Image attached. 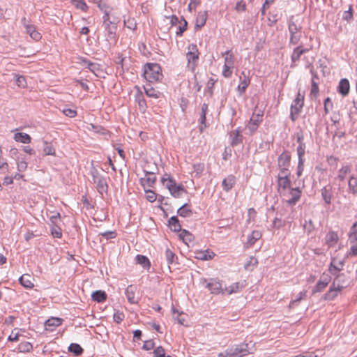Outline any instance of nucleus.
I'll return each mask as SVG.
<instances>
[{
    "instance_id": "nucleus-1",
    "label": "nucleus",
    "mask_w": 357,
    "mask_h": 357,
    "mask_svg": "<svg viewBox=\"0 0 357 357\" xmlns=\"http://www.w3.org/2000/svg\"><path fill=\"white\" fill-rule=\"evenodd\" d=\"M143 75L149 82L160 81L162 77L161 68L158 63H146L144 67Z\"/></svg>"
},
{
    "instance_id": "nucleus-2",
    "label": "nucleus",
    "mask_w": 357,
    "mask_h": 357,
    "mask_svg": "<svg viewBox=\"0 0 357 357\" xmlns=\"http://www.w3.org/2000/svg\"><path fill=\"white\" fill-rule=\"evenodd\" d=\"M161 181L174 197H179L185 190L182 185H176L175 181L169 175L165 174L161 179Z\"/></svg>"
},
{
    "instance_id": "nucleus-3",
    "label": "nucleus",
    "mask_w": 357,
    "mask_h": 357,
    "mask_svg": "<svg viewBox=\"0 0 357 357\" xmlns=\"http://www.w3.org/2000/svg\"><path fill=\"white\" fill-rule=\"evenodd\" d=\"M344 278V275L343 274L337 275L328 291L325 294V299L333 300L337 296L338 292L345 287L343 284H340L343 281Z\"/></svg>"
},
{
    "instance_id": "nucleus-4",
    "label": "nucleus",
    "mask_w": 357,
    "mask_h": 357,
    "mask_svg": "<svg viewBox=\"0 0 357 357\" xmlns=\"http://www.w3.org/2000/svg\"><path fill=\"white\" fill-rule=\"evenodd\" d=\"M290 174L291 172H283V173H278V192L283 197H287L286 191L290 188Z\"/></svg>"
},
{
    "instance_id": "nucleus-5",
    "label": "nucleus",
    "mask_w": 357,
    "mask_h": 357,
    "mask_svg": "<svg viewBox=\"0 0 357 357\" xmlns=\"http://www.w3.org/2000/svg\"><path fill=\"white\" fill-rule=\"evenodd\" d=\"M91 175L93 183L96 184V188L98 192L100 194L107 192L108 186L106 179L100 174L98 170L96 168H92L91 170Z\"/></svg>"
},
{
    "instance_id": "nucleus-6",
    "label": "nucleus",
    "mask_w": 357,
    "mask_h": 357,
    "mask_svg": "<svg viewBox=\"0 0 357 357\" xmlns=\"http://www.w3.org/2000/svg\"><path fill=\"white\" fill-rule=\"evenodd\" d=\"M304 105V94L301 93L300 90L298 91L296 98L294 100L291 105V114L290 117L293 121H294L298 115L301 111Z\"/></svg>"
},
{
    "instance_id": "nucleus-7",
    "label": "nucleus",
    "mask_w": 357,
    "mask_h": 357,
    "mask_svg": "<svg viewBox=\"0 0 357 357\" xmlns=\"http://www.w3.org/2000/svg\"><path fill=\"white\" fill-rule=\"evenodd\" d=\"M202 284L205 288H207L211 294H225V289L222 288V284L217 279L211 278L208 280L205 279L202 281Z\"/></svg>"
},
{
    "instance_id": "nucleus-8",
    "label": "nucleus",
    "mask_w": 357,
    "mask_h": 357,
    "mask_svg": "<svg viewBox=\"0 0 357 357\" xmlns=\"http://www.w3.org/2000/svg\"><path fill=\"white\" fill-rule=\"evenodd\" d=\"M186 59L188 60V68L191 70H194L199 59V52L196 45L191 44L188 46Z\"/></svg>"
},
{
    "instance_id": "nucleus-9",
    "label": "nucleus",
    "mask_w": 357,
    "mask_h": 357,
    "mask_svg": "<svg viewBox=\"0 0 357 357\" xmlns=\"http://www.w3.org/2000/svg\"><path fill=\"white\" fill-rule=\"evenodd\" d=\"M291 155L287 151H283L278 158V167L279 173L283 172H290L289 167L290 166Z\"/></svg>"
},
{
    "instance_id": "nucleus-10",
    "label": "nucleus",
    "mask_w": 357,
    "mask_h": 357,
    "mask_svg": "<svg viewBox=\"0 0 357 357\" xmlns=\"http://www.w3.org/2000/svg\"><path fill=\"white\" fill-rule=\"evenodd\" d=\"M156 171H158L157 166H154V169L153 170H148L146 168L144 169L145 177L141 178V183L144 188L146 186L151 187L155 183L156 179L155 174Z\"/></svg>"
},
{
    "instance_id": "nucleus-11",
    "label": "nucleus",
    "mask_w": 357,
    "mask_h": 357,
    "mask_svg": "<svg viewBox=\"0 0 357 357\" xmlns=\"http://www.w3.org/2000/svg\"><path fill=\"white\" fill-rule=\"evenodd\" d=\"M287 197H283L285 202L289 204H295L301 197V191L298 188H289L287 190Z\"/></svg>"
},
{
    "instance_id": "nucleus-12",
    "label": "nucleus",
    "mask_w": 357,
    "mask_h": 357,
    "mask_svg": "<svg viewBox=\"0 0 357 357\" xmlns=\"http://www.w3.org/2000/svg\"><path fill=\"white\" fill-rule=\"evenodd\" d=\"M230 349L231 353L234 354V357H243L252 353L248 347V344L245 343L236 345L234 347H231Z\"/></svg>"
},
{
    "instance_id": "nucleus-13",
    "label": "nucleus",
    "mask_w": 357,
    "mask_h": 357,
    "mask_svg": "<svg viewBox=\"0 0 357 357\" xmlns=\"http://www.w3.org/2000/svg\"><path fill=\"white\" fill-rule=\"evenodd\" d=\"M262 121V114H253L250 121L247 125V128L250 132V135H252L258 128L259 123Z\"/></svg>"
},
{
    "instance_id": "nucleus-14",
    "label": "nucleus",
    "mask_w": 357,
    "mask_h": 357,
    "mask_svg": "<svg viewBox=\"0 0 357 357\" xmlns=\"http://www.w3.org/2000/svg\"><path fill=\"white\" fill-rule=\"evenodd\" d=\"M331 280V276L328 274L324 273L321 276L320 280L318 281L316 286L314 287L313 292L315 293L322 291L327 287Z\"/></svg>"
},
{
    "instance_id": "nucleus-15",
    "label": "nucleus",
    "mask_w": 357,
    "mask_h": 357,
    "mask_svg": "<svg viewBox=\"0 0 357 357\" xmlns=\"http://www.w3.org/2000/svg\"><path fill=\"white\" fill-rule=\"evenodd\" d=\"M137 287L133 285H129L125 291V294L128 302L131 304H137L139 302V298L135 296Z\"/></svg>"
},
{
    "instance_id": "nucleus-16",
    "label": "nucleus",
    "mask_w": 357,
    "mask_h": 357,
    "mask_svg": "<svg viewBox=\"0 0 357 357\" xmlns=\"http://www.w3.org/2000/svg\"><path fill=\"white\" fill-rule=\"evenodd\" d=\"M349 89L350 84L349 80L345 78L340 79L337 86V91L343 96H346L348 95Z\"/></svg>"
},
{
    "instance_id": "nucleus-17",
    "label": "nucleus",
    "mask_w": 357,
    "mask_h": 357,
    "mask_svg": "<svg viewBox=\"0 0 357 357\" xmlns=\"http://www.w3.org/2000/svg\"><path fill=\"white\" fill-rule=\"evenodd\" d=\"M33 278L29 274H24L19 278L20 283L26 289H32L34 287Z\"/></svg>"
},
{
    "instance_id": "nucleus-18",
    "label": "nucleus",
    "mask_w": 357,
    "mask_h": 357,
    "mask_svg": "<svg viewBox=\"0 0 357 357\" xmlns=\"http://www.w3.org/2000/svg\"><path fill=\"white\" fill-rule=\"evenodd\" d=\"M26 33L36 41L40 40L42 36L33 24H28L25 26Z\"/></svg>"
},
{
    "instance_id": "nucleus-19",
    "label": "nucleus",
    "mask_w": 357,
    "mask_h": 357,
    "mask_svg": "<svg viewBox=\"0 0 357 357\" xmlns=\"http://www.w3.org/2000/svg\"><path fill=\"white\" fill-rule=\"evenodd\" d=\"M62 324V319L60 318L52 317L45 321V326L47 331H52L56 326Z\"/></svg>"
},
{
    "instance_id": "nucleus-20",
    "label": "nucleus",
    "mask_w": 357,
    "mask_h": 357,
    "mask_svg": "<svg viewBox=\"0 0 357 357\" xmlns=\"http://www.w3.org/2000/svg\"><path fill=\"white\" fill-rule=\"evenodd\" d=\"M235 183H236L235 176L233 175H229L227 178H225L222 181V185L223 189L225 191L228 192L233 188Z\"/></svg>"
},
{
    "instance_id": "nucleus-21",
    "label": "nucleus",
    "mask_w": 357,
    "mask_h": 357,
    "mask_svg": "<svg viewBox=\"0 0 357 357\" xmlns=\"http://www.w3.org/2000/svg\"><path fill=\"white\" fill-rule=\"evenodd\" d=\"M222 57H224L225 63L224 65L226 67L233 68L234 67V56L231 52V51H226L225 52L222 54Z\"/></svg>"
},
{
    "instance_id": "nucleus-22",
    "label": "nucleus",
    "mask_w": 357,
    "mask_h": 357,
    "mask_svg": "<svg viewBox=\"0 0 357 357\" xmlns=\"http://www.w3.org/2000/svg\"><path fill=\"white\" fill-rule=\"evenodd\" d=\"M244 287V284L240 282H236L228 287L225 288V294H231L234 293L239 292Z\"/></svg>"
},
{
    "instance_id": "nucleus-23",
    "label": "nucleus",
    "mask_w": 357,
    "mask_h": 357,
    "mask_svg": "<svg viewBox=\"0 0 357 357\" xmlns=\"http://www.w3.org/2000/svg\"><path fill=\"white\" fill-rule=\"evenodd\" d=\"M83 63L86 65L87 68L96 76L99 77L100 76V74L102 73V70L100 68V66L95 63H91L89 61L86 59L83 60Z\"/></svg>"
},
{
    "instance_id": "nucleus-24",
    "label": "nucleus",
    "mask_w": 357,
    "mask_h": 357,
    "mask_svg": "<svg viewBox=\"0 0 357 357\" xmlns=\"http://www.w3.org/2000/svg\"><path fill=\"white\" fill-rule=\"evenodd\" d=\"M342 267L343 263L342 261L333 259L329 267V272L332 275H335L342 269Z\"/></svg>"
},
{
    "instance_id": "nucleus-25",
    "label": "nucleus",
    "mask_w": 357,
    "mask_h": 357,
    "mask_svg": "<svg viewBox=\"0 0 357 357\" xmlns=\"http://www.w3.org/2000/svg\"><path fill=\"white\" fill-rule=\"evenodd\" d=\"M14 139L17 142H21L23 144H29L31 142V138L26 133L17 132L14 135Z\"/></svg>"
},
{
    "instance_id": "nucleus-26",
    "label": "nucleus",
    "mask_w": 357,
    "mask_h": 357,
    "mask_svg": "<svg viewBox=\"0 0 357 357\" xmlns=\"http://www.w3.org/2000/svg\"><path fill=\"white\" fill-rule=\"evenodd\" d=\"M261 237V233L259 231L255 230L253 231L248 236L247 241V245L252 246L255 242L259 240Z\"/></svg>"
},
{
    "instance_id": "nucleus-27",
    "label": "nucleus",
    "mask_w": 357,
    "mask_h": 357,
    "mask_svg": "<svg viewBox=\"0 0 357 357\" xmlns=\"http://www.w3.org/2000/svg\"><path fill=\"white\" fill-rule=\"evenodd\" d=\"M307 51V49H304L301 46L295 48L291 55L292 62L295 63L296 61H298L300 59L301 56Z\"/></svg>"
},
{
    "instance_id": "nucleus-28",
    "label": "nucleus",
    "mask_w": 357,
    "mask_h": 357,
    "mask_svg": "<svg viewBox=\"0 0 357 357\" xmlns=\"http://www.w3.org/2000/svg\"><path fill=\"white\" fill-rule=\"evenodd\" d=\"M169 227L170 229L174 231L177 232L181 231V225L176 216H173L169 220Z\"/></svg>"
},
{
    "instance_id": "nucleus-29",
    "label": "nucleus",
    "mask_w": 357,
    "mask_h": 357,
    "mask_svg": "<svg viewBox=\"0 0 357 357\" xmlns=\"http://www.w3.org/2000/svg\"><path fill=\"white\" fill-rule=\"evenodd\" d=\"M92 299L98 303L103 302L107 298V294L104 291H96L91 295Z\"/></svg>"
},
{
    "instance_id": "nucleus-30",
    "label": "nucleus",
    "mask_w": 357,
    "mask_h": 357,
    "mask_svg": "<svg viewBox=\"0 0 357 357\" xmlns=\"http://www.w3.org/2000/svg\"><path fill=\"white\" fill-rule=\"evenodd\" d=\"M242 142L240 128L235 130L231 134V145L236 146Z\"/></svg>"
},
{
    "instance_id": "nucleus-31",
    "label": "nucleus",
    "mask_w": 357,
    "mask_h": 357,
    "mask_svg": "<svg viewBox=\"0 0 357 357\" xmlns=\"http://www.w3.org/2000/svg\"><path fill=\"white\" fill-rule=\"evenodd\" d=\"M337 240V234L334 231H330L326 236V242L330 247L335 245Z\"/></svg>"
},
{
    "instance_id": "nucleus-32",
    "label": "nucleus",
    "mask_w": 357,
    "mask_h": 357,
    "mask_svg": "<svg viewBox=\"0 0 357 357\" xmlns=\"http://www.w3.org/2000/svg\"><path fill=\"white\" fill-rule=\"evenodd\" d=\"M351 171V165H346L342 167V168L339 170L337 178L340 181H344L346 176L349 174Z\"/></svg>"
},
{
    "instance_id": "nucleus-33",
    "label": "nucleus",
    "mask_w": 357,
    "mask_h": 357,
    "mask_svg": "<svg viewBox=\"0 0 357 357\" xmlns=\"http://www.w3.org/2000/svg\"><path fill=\"white\" fill-rule=\"evenodd\" d=\"M242 74L244 75V78L241 81L238 86V91L240 95H242L245 92L246 88L250 84V79L245 75L244 72H243Z\"/></svg>"
},
{
    "instance_id": "nucleus-34",
    "label": "nucleus",
    "mask_w": 357,
    "mask_h": 357,
    "mask_svg": "<svg viewBox=\"0 0 357 357\" xmlns=\"http://www.w3.org/2000/svg\"><path fill=\"white\" fill-rule=\"evenodd\" d=\"M321 192L322 198L324 200L325 203L327 204H330L331 203L332 197V193L331 192V190L326 187H324L321 190Z\"/></svg>"
},
{
    "instance_id": "nucleus-35",
    "label": "nucleus",
    "mask_w": 357,
    "mask_h": 357,
    "mask_svg": "<svg viewBox=\"0 0 357 357\" xmlns=\"http://www.w3.org/2000/svg\"><path fill=\"white\" fill-rule=\"evenodd\" d=\"M181 233L179 234V238L183 240V241L188 244V242H192L194 240V237L192 234H190L188 231L185 229H181L180 231Z\"/></svg>"
},
{
    "instance_id": "nucleus-36",
    "label": "nucleus",
    "mask_w": 357,
    "mask_h": 357,
    "mask_svg": "<svg viewBox=\"0 0 357 357\" xmlns=\"http://www.w3.org/2000/svg\"><path fill=\"white\" fill-rule=\"evenodd\" d=\"M349 191L353 195L357 194V178L355 176H351L349 182Z\"/></svg>"
},
{
    "instance_id": "nucleus-37",
    "label": "nucleus",
    "mask_w": 357,
    "mask_h": 357,
    "mask_svg": "<svg viewBox=\"0 0 357 357\" xmlns=\"http://www.w3.org/2000/svg\"><path fill=\"white\" fill-rule=\"evenodd\" d=\"M178 214L182 217H189L192 214L190 207L186 204L182 205L177 211Z\"/></svg>"
},
{
    "instance_id": "nucleus-38",
    "label": "nucleus",
    "mask_w": 357,
    "mask_h": 357,
    "mask_svg": "<svg viewBox=\"0 0 357 357\" xmlns=\"http://www.w3.org/2000/svg\"><path fill=\"white\" fill-rule=\"evenodd\" d=\"M72 4L77 9H80L82 11H86L88 9L84 0H70Z\"/></svg>"
},
{
    "instance_id": "nucleus-39",
    "label": "nucleus",
    "mask_w": 357,
    "mask_h": 357,
    "mask_svg": "<svg viewBox=\"0 0 357 357\" xmlns=\"http://www.w3.org/2000/svg\"><path fill=\"white\" fill-rule=\"evenodd\" d=\"M70 352L73 353L76 356L80 355L83 352V349L76 343H72L68 347Z\"/></svg>"
},
{
    "instance_id": "nucleus-40",
    "label": "nucleus",
    "mask_w": 357,
    "mask_h": 357,
    "mask_svg": "<svg viewBox=\"0 0 357 357\" xmlns=\"http://www.w3.org/2000/svg\"><path fill=\"white\" fill-rule=\"evenodd\" d=\"M136 261L137 264L142 265L144 268H147L150 266V262L149 261V259L144 255H137Z\"/></svg>"
},
{
    "instance_id": "nucleus-41",
    "label": "nucleus",
    "mask_w": 357,
    "mask_h": 357,
    "mask_svg": "<svg viewBox=\"0 0 357 357\" xmlns=\"http://www.w3.org/2000/svg\"><path fill=\"white\" fill-rule=\"evenodd\" d=\"M14 77L15 78L16 84L21 88L26 87V81L24 76L18 75L15 73L13 74Z\"/></svg>"
},
{
    "instance_id": "nucleus-42",
    "label": "nucleus",
    "mask_w": 357,
    "mask_h": 357,
    "mask_svg": "<svg viewBox=\"0 0 357 357\" xmlns=\"http://www.w3.org/2000/svg\"><path fill=\"white\" fill-rule=\"evenodd\" d=\"M33 348L32 344L29 342H21L18 346L20 352H29Z\"/></svg>"
},
{
    "instance_id": "nucleus-43",
    "label": "nucleus",
    "mask_w": 357,
    "mask_h": 357,
    "mask_svg": "<svg viewBox=\"0 0 357 357\" xmlns=\"http://www.w3.org/2000/svg\"><path fill=\"white\" fill-rule=\"evenodd\" d=\"M296 151L298 161H300V163H302V161H304L303 157L305 153V144H298Z\"/></svg>"
},
{
    "instance_id": "nucleus-44",
    "label": "nucleus",
    "mask_w": 357,
    "mask_h": 357,
    "mask_svg": "<svg viewBox=\"0 0 357 357\" xmlns=\"http://www.w3.org/2000/svg\"><path fill=\"white\" fill-rule=\"evenodd\" d=\"M351 242L357 241V221L353 225L349 235Z\"/></svg>"
},
{
    "instance_id": "nucleus-45",
    "label": "nucleus",
    "mask_w": 357,
    "mask_h": 357,
    "mask_svg": "<svg viewBox=\"0 0 357 357\" xmlns=\"http://www.w3.org/2000/svg\"><path fill=\"white\" fill-rule=\"evenodd\" d=\"M319 86L318 84L315 82L314 79H312V86H311V90H310V96L317 98L319 95Z\"/></svg>"
},
{
    "instance_id": "nucleus-46",
    "label": "nucleus",
    "mask_w": 357,
    "mask_h": 357,
    "mask_svg": "<svg viewBox=\"0 0 357 357\" xmlns=\"http://www.w3.org/2000/svg\"><path fill=\"white\" fill-rule=\"evenodd\" d=\"M144 90H145V93L147 96L151 97V98H158L159 92L157 91L153 88H152V87L149 88V87L144 86Z\"/></svg>"
},
{
    "instance_id": "nucleus-47",
    "label": "nucleus",
    "mask_w": 357,
    "mask_h": 357,
    "mask_svg": "<svg viewBox=\"0 0 357 357\" xmlns=\"http://www.w3.org/2000/svg\"><path fill=\"white\" fill-rule=\"evenodd\" d=\"M165 258L168 264H172L175 258V254L169 248L165 250Z\"/></svg>"
},
{
    "instance_id": "nucleus-48",
    "label": "nucleus",
    "mask_w": 357,
    "mask_h": 357,
    "mask_svg": "<svg viewBox=\"0 0 357 357\" xmlns=\"http://www.w3.org/2000/svg\"><path fill=\"white\" fill-rule=\"evenodd\" d=\"M306 294L307 292L305 291H301L298 294V297L290 303L289 307H294L301 300L306 296Z\"/></svg>"
},
{
    "instance_id": "nucleus-49",
    "label": "nucleus",
    "mask_w": 357,
    "mask_h": 357,
    "mask_svg": "<svg viewBox=\"0 0 357 357\" xmlns=\"http://www.w3.org/2000/svg\"><path fill=\"white\" fill-rule=\"evenodd\" d=\"M193 170L195 172L196 175L199 176L204 170V163L194 164L193 165Z\"/></svg>"
},
{
    "instance_id": "nucleus-50",
    "label": "nucleus",
    "mask_w": 357,
    "mask_h": 357,
    "mask_svg": "<svg viewBox=\"0 0 357 357\" xmlns=\"http://www.w3.org/2000/svg\"><path fill=\"white\" fill-rule=\"evenodd\" d=\"M153 354L155 357H165V351L164 348L161 346L156 347L153 351Z\"/></svg>"
},
{
    "instance_id": "nucleus-51",
    "label": "nucleus",
    "mask_w": 357,
    "mask_h": 357,
    "mask_svg": "<svg viewBox=\"0 0 357 357\" xmlns=\"http://www.w3.org/2000/svg\"><path fill=\"white\" fill-rule=\"evenodd\" d=\"M235 9L238 12H243L246 10V3L243 0L238 1L235 6Z\"/></svg>"
},
{
    "instance_id": "nucleus-52",
    "label": "nucleus",
    "mask_w": 357,
    "mask_h": 357,
    "mask_svg": "<svg viewBox=\"0 0 357 357\" xmlns=\"http://www.w3.org/2000/svg\"><path fill=\"white\" fill-rule=\"evenodd\" d=\"M207 20V12L205 10L199 12L197 22H206Z\"/></svg>"
},
{
    "instance_id": "nucleus-53",
    "label": "nucleus",
    "mask_w": 357,
    "mask_h": 357,
    "mask_svg": "<svg viewBox=\"0 0 357 357\" xmlns=\"http://www.w3.org/2000/svg\"><path fill=\"white\" fill-rule=\"evenodd\" d=\"M333 107V103L330 98H327L324 100V112L325 114H327L329 113L331 109Z\"/></svg>"
},
{
    "instance_id": "nucleus-54",
    "label": "nucleus",
    "mask_w": 357,
    "mask_h": 357,
    "mask_svg": "<svg viewBox=\"0 0 357 357\" xmlns=\"http://www.w3.org/2000/svg\"><path fill=\"white\" fill-rule=\"evenodd\" d=\"M301 26L298 24H289V30L291 34L298 33L300 32Z\"/></svg>"
},
{
    "instance_id": "nucleus-55",
    "label": "nucleus",
    "mask_w": 357,
    "mask_h": 357,
    "mask_svg": "<svg viewBox=\"0 0 357 357\" xmlns=\"http://www.w3.org/2000/svg\"><path fill=\"white\" fill-rule=\"evenodd\" d=\"M352 10L351 8L349 7L348 10H345L343 12L342 18L343 20L349 21L352 19Z\"/></svg>"
},
{
    "instance_id": "nucleus-56",
    "label": "nucleus",
    "mask_w": 357,
    "mask_h": 357,
    "mask_svg": "<svg viewBox=\"0 0 357 357\" xmlns=\"http://www.w3.org/2000/svg\"><path fill=\"white\" fill-rule=\"evenodd\" d=\"M303 228L307 233H310L314 229V225L312 221L311 220L305 221L303 225Z\"/></svg>"
},
{
    "instance_id": "nucleus-57",
    "label": "nucleus",
    "mask_w": 357,
    "mask_h": 357,
    "mask_svg": "<svg viewBox=\"0 0 357 357\" xmlns=\"http://www.w3.org/2000/svg\"><path fill=\"white\" fill-rule=\"evenodd\" d=\"M233 68H227L225 65L223 66L222 75L226 78H229L232 75Z\"/></svg>"
},
{
    "instance_id": "nucleus-58",
    "label": "nucleus",
    "mask_w": 357,
    "mask_h": 357,
    "mask_svg": "<svg viewBox=\"0 0 357 357\" xmlns=\"http://www.w3.org/2000/svg\"><path fill=\"white\" fill-rule=\"evenodd\" d=\"M63 113L68 117L73 118L75 117L77 115V112L72 109H64L63 110Z\"/></svg>"
},
{
    "instance_id": "nucleus-59",
    "label": "nucleus",
    "mask_w": 357,
    "mask_h": 357,
    "mask_svg": "<svg viewBox=\"0 0 357 357\" xmlns=\"http://www.w3.org/2000/svg\"><path fill=\"white\" fill-rule=\"evenodd\" d=\"M147 195L146 199L150 202H153L156 199V195L151 190H145Z\"/></svg>"
},
{
    "instance_id": "nucleus-60",
    "label": "nucleus",
    "mask_w": 357,
    "mask_h": 357,
    "mask_svg": "<svg viewBox=\"0 0 357 357\" xmlns=\"http://www.w3.org/2000/svg\"><path fill=\"white\" fill-rule=\"evenodd\" d=\"M113 319L115 322L119 324L123 320L124 314L122 312H117L114 313Z\"/></svg>"
},
{
    "instance_id": "nucleus-61",
    "label": "nucleus",
    "mask_w": 357,
    "mask_h": 357,
    "mask_svg": "<svg viewBox=\"0 0 357 357\" xmlns=\"http://www.w3.org/2000/svg\"><path fill=\"white\" fill-rule=\"evenodd\" d=\"M17 166L19 172H24L27 168V163L25 160H21L17 162Z\"/></svg>"
},
{
    "instance_id": "nucleus-62",
    "label": "nucleus",
    "mask_w": 357,
    "mask_h": 357,
    "mask_svg": "<svg viewBox=\"0 0 357 357\" xmlns=\"http://www.w3.org/2000/svg\"><path fill=\"white\" fill-rule=\"evenodd\" d=\"M154 347V342L153 340H148L144 342L142 348L144 350L149 351L152 349Z\"/></svg>"
},
{
    "instance_id": "nucleus-63",
    "label": "nucleus",
    "mask_w": 357,
    "mask_h": 357,
    "mask_svg": "<svg viewBox=\"0 0 357 357\" xmlns=\"http://www.w3.org/2000/svg\"><path fill=\"white\" fill-rule=\"evenodd\" d=\"M218 357H234V354L231 353V349L225 350L224 352L219 353Z\"/></svg>"
},
{
    "instance_id": "nucleus-64",
    "label": "nucleus",
    "mask_w": 357,
    "mask_h": 357,
    "mask_svg": "<svg viewBox=\"0 0 357 357\" xmlns=\"http://www.w3.org/2000/svg\"><path fill=\"white\" fill-rule=\"evenodd\" d=\"M284 226V222L281 219L275 218L273 222V227L277 229H279Z\"/></svg>"
}]
</instances>
